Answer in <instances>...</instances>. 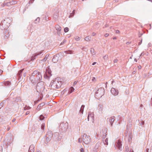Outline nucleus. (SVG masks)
Returning <instances> with one entry per match:
<instances>
[{
	"mask_svg": "<svg viewBox=\"0 0 152 152\" xmlns=\"http://www.w3.org/2000/svg\"><path fill=\"white\" fill-rule=\"evenodd\" d=\"M104 90L103 88H99L96 92V96L99 98L104 95Z\"/></svg>",
	"mask_w": 152,
	"mask_h": 152,
	"instance_id": "nucleus-1",
	"label": "nucleus"
},
{
	"mask_svg": "<svg viewBox=\"0 0 152 152\" xmlns=\"http://www.w3.org/2000/svg\"><path fill=\"white\" fill-rule=\"evenodd\" d=\"M6 20H4L3 21H2L0 23V28H1L2 30L5 29L8 26L9 23H7L6 26L4 24L6 23Z\"/></svg>",
	"mask_w": 152,
	"mask_h": 152,
	"instance_id": "nucleus-2",
	"label": "nucleus"
},
{
	"mask_svg": "<svg viewBox=\"0 0 152 152\" xmlns=\"http://www.w3.org/2000/svg\"><path fill=\"white\" fill-rule=\"evenodd\" d=\"M83 140L84 142L86 144H89L90 142V138L86 135L83 136Z\"/></svg>",
	"mask_w": 152,
	"mask_h": 152,
	"instance_id": "nucleus-3",
	"label": "nucleus"
},
{
	"mask_svg": "<svg viewBox=\"0 0 152 152\" xmlns=\"http://www.w3.org/2000/svg\"><path fill=\"white\" fill-rule=\"evenodd\" d=\"M55 28L56 30L57 31L58 35V36H60L61 35V26L58 25H57L55 26Z\"/></svg>",
	"mask_w": 152,
	"mask_h": 152,
	"instance_id": "nucleus-4",
	"label": "nucleus"
},
{
	"mask_svg": "<svg viewBox=\"0 0 152 152\" xmlns=\"http://www.w3.org/2000/svg\"><path fill=\"white\" fill-rule=\"evenodd\" d=\"M111 93L115 96L117 95L118 94V91L115 88H112L111 90Z\"/></svg>",
	"mask_w": 152,
	"mask_h": 152,
	"instance_id": "nucleus-5",
	"label": "nucleus"
},
{
	"mask_svg": "<svg viewBox=\"0 0 152 152\" xmlns=\"http://www.w3.org/2000/svg\"><path fill=\"white\" fill-rule=\"evenodd\" d=\"M107 121L109 122L110 123L111 125H112L113 122L114 121V117L110 118H108L107 119Z\"/></svg>",
	"mask_w": 152,
	"mask_h": 152,
	"instance_id": "nucleus-6",
	"label": "nucleus"
},
{
	"mask_svg": "<svg viewBox=\"0 0 152 152\" xmlns=\"http://www.w3.org/2000/svg\"><path fill=\"white\" fill-rule=\"evenodd\" d=\"M34 146L32 145L30 146L28 151L29 152H34Z\"/></svg>",
	"mask_w": 152,
	"mask_h": 152,
	"instance_id": "nucleus-7",
	"label": "nucleus"
},
{
	"mask_svg": "<svg viewBox=\"0 0 152 152\" xmlns=\"http://www.w3.org/2000/svg\"><path fill=\"white\" fill-rule=\"evenodd\" d=\"M117 146L118 148L120 149L121 146V142L119 140H118L117 143Z\"/></svg>",
	"mask_w": 152,
	"mask_h": 152,
	"instance_id": "nucleus-8",
	"label": "nucleus"
},
{
	"mask_svg": "<svg viewBox=\"0 0 152 152\" xmlns=\"http://www.w3.org/2000/svg\"><path fill=\"white\" fill-rule=\"evenodd\" d=\"M74 88L72 87H70V88H69V91L70 93H71L73 92L74 91Z\"/></svg>",
	"mask_w": 152,
	"mask_h": 152,
	"instance_id": "nucleus-9",
	"label": "nucleus"
},
{
	"mask_svg": "<svg viewBox=\"0 0 152 152\" xmlns=\"http://www.w3.org/2000/svg\"><path fill=\"white\" fill-rule=\"evenodd\" d=\"M5 5H7L8 6H10L11 5V4H10V1L7 2L6 3L4 2V6H5Z\"/></svg>",
	"mask_w": 152,
	"mask_h": 152,
	"instance_id": "nucleus-10",
	"label": "nucleus"
},
{
	"mask_svg": "<svg viewBox=\"0 0 152 152\" xmlns=\"http://www.w3.org/2000/svg\"><path fill=\"white\" fill-rule=\"evenodd\" d=\"M11 5H13L17 3V2L16 1H10Z\"/></svg>",
	"mask_w": 152,
	"mask_h": 152,
	"instance_id": "nucleus-11",
	"label": "nucleus"
},
{
	"mask_svg": "<svg viewBox=\"0 0 152 152\" xmlns=\"http://www.w3.org/2000/svg\"><path fill=\"white\" fill-rule=\"evenodd\" d=\"M40 18L39 17L37 18L36 20H35V23H37L39 22L40 21Z\"/></svg>",
	"mask_w": 152,
	"mask_h": 152,
	"instance_id": "nucleus-12",
	"label": "nucleus"
},
{
	"mask_svg": "<svg viewBox=\"0 0 152 152\" xmlns=\"http://www.w3.org/2000/svg\"><path fill=\"white\" fill-rule=\"evenodd\" d=\"M69 30V28L68 27H66L64 29V31L65 32H67Z\"/></svg>",
	"mask_w": 152,
	"mask_h": 152,
	"instance_id": "nucleus-13",
	"label": "nucleus"
},
{
	"mask_svg": "<svg viewBox=\"0 0 152 152\" xmlns=\"http://www.w3.org/2000/svg\"><path fill=\"white\" fill-rule=\"evenodd\" d=\"M108 55H105V56H104L103 58L104 60H107L108 59Z\"/></svg>",
	"mask_w": 152,
	"mask_h": 152,
	"instance_id": "nucleus-14",
	"label": "nucleus"
},
{
	"mask_svg": "<svg viewBox=\"0 0 152 152\" xmlns=\"http://www.w3.org/2000/svg\"><path fill=\"white\" fill-rule=\"evenodd\" d=\"M74 11H75V10H74L72 12V13L70 14V16L69 17V18L70 17V16H73L74 15Z\"/></svg>",
	"mask_w": 152,
	"mask_h": 152,
	"instance_id": "nucleus-15",
	"label": "nucleus"
},
{
	"mask_svg": "<svg viewBox=\"0 0 152 152\" xmlns=\"http://www.w3.org/2000/svg\"><path fill=\"white\" fill-rule=\"evenodd\" d=\"M40 120H43L44 119V117H43V116H42V115H41L40 116Z\"/></svg>",
	"mask_w": 152,
	"mask_h": 152,
	"instance_id": "nucleus-16",
	"label": "nucleus"
},
{
	"mask_svg": "<svg viewBox=\"0 0 152 152\" xmlns=\"http://www.w3.org/2000/svg\"><path fill=\"white\" fill-rule=\"evenodd\" d=\"M80 152H84L85 151L83 148H81L80 150Z\"/></svg>",
	"mask_w": 152,
	"mask_h": 152,
	"instance_id": "nucleus-17",
	"label": "nucleus"
},
{
	"mask_svg": "<svg viewBox=\"0 0 152 152\" xmlns=\"http://www.w3.org/2000/svg\"><path fill=\"white\" fill-rule=\"evenodd\" d=\"M118 61V59H115L114 60V63H117Z\"/></svg>",
	"mask_w": 152,
	"mask_h": 152,
	"instance_id": "nucleus-18",
	"label": "nucleus"
},
{
	"mask_svg": "<svg viewBox=\"0 0 152 152\" xmlns=\"http://www.w3.org/2000/svg\"><path fill=\"white\" fill-rule=\"evenodd\" d=\"M109 34H108L106 33L104 34V37H107L109 36Z\"/></svg>",
	"mask_w": 152,
	"mask_h": 152,
	"instance_id": "nucleus-19",
	"label": "nucleus"
},
{
	"mask_svg": "<svg viewBox=\"0 0 152 152\" xmlns=\"http://www.w3.org/2000/svg\"><path fill=\"white\" fill-rule=\"evenodd\" d=\"M7 32L8 33V34L6 35H5V36L6 37H9L10 35V34H9V32Z\"/></svg>",
	"mask_w": 152,
	"mask_h": 152,
	"instance_id": "nucleus-20",
	"label": "nucleus"
},
{
	"mask_svg": "<svg viewBox=\"0 0 152 152\" xmlns=\"http://www.w3.org/2000/svg\"><path fill=\"white\" fill-rule=\"evenodd\" d=\"M99 107H100V108H103V105L101 104H100L99 105Z\"/></svg>",
	"mask_w": 152,
	"mask_h": 152,
	"instance_id": "nucleus-21",
	"label": "nucleus"
},
{
	"mask_svg": "<svg viewBox=\"0 0 152 152\" xmlns=\"http://www.w3.org/2000/svg\"><path fill=\"white\" fill-rule=\"evenodd\" d=\"M3 72V71L2 70L0 69V75L2 74Z\"/></svg>",
	"mask_w": 152,
	"mask_h": 152,
	"instance_id": "nucleus-22",
	"label": "nucleus"
},
{
	"mask_svg": "<svg viewBox=\"0 0 152 152\" xmlns=\"http://www.w3.org/2000/svg\"><path fill=\"white\" fill-rule=\"evenodd\" d=\"M142 67L141 66H138V68L139 69H141Z\"/></svg>",
	"mask_w": 152,
	"mask_h": 152,
	"instance_id": "nucleus-23",
	"label": "nucleus"
},
{
	"mask_svg": "<svg viewBox=\"0 0 152 152\" xmlns=\"http://www.w3.org/2000/svg\"><path fill=\"white\" fill-rule=\"evenodd\" d=\"M77 83V81H75L74 83V85H75Z\"/></svg>",
	"mask_w": 152,
	"mask_h": 152,
	"instance_id": "nucleus-24",
	"label": "nucleus"
},
{
	"mask_svg": "<svg viewBox=\"0 0 152 152\" xmlns=\"http://www.w3.org/2000/svg\"><path fill=\"white\" fill-rule=\"evenodd\" d=\"M90 115H91V114H88V121H89V116Z\"/></svg>",
	"mask_w": 152,
	"mask_h": 152,
	"instance_id": "nucleus-25",
	"label": "nucleus"
},
{
	"mask_svg": "<svg viewBox=\"0 0 152 152\" xmlns=\"http://www.w3.org/2000/svg\"><path fill=\"white\" fill-rule=\"evenodd\" d=\"M41 104H40L38 106V107H37V110H39V109L38 108V107H41Z\"/></svg>",
	"mask_w": 152,
	"mask_h": 152,
	"instance_id": "nucleus-26",
	"label": "nucleus"
},
{
	"mask_svg": "<svg viewBox=\"0 0 152 152\" xmlns=\"http://www.w3.org/2000/svg\"><path fill=\"white\" fill-rule=\"evenodd\" d=\"M116 32L117 33H119V30H116Z\"/></svg>",
	"mask_w": 152,
	"mask_h": 152,
	"instance_id": "nucleus-27",
	"label": "nucleus"
},
{
	"mask_svg": "<svg viewBox=\"0 0 152 152\" xmlns=\"http://www.w3.org/2000/svg\"><path fill=\"white\" fill-rule=\"evenodd\" d=\"M96 62H94L93 63V64H92V65H95V64H96Z\"/></svg>",
	"mask_w": 152,
	"mask_h": 152,
	"instance_id": "nucleus-28",
	"label": "nucleus"
},
{
	"mask_svg": "<svg viewBox=\"0 0 152 152\" xmlns=\"http://www.w3.org/2000/svg\"><path fill=\"white\" fill-rule=\"evenodd\" d=\"M23 69H22L20 71V73H21L23 72Z\"/></svg>",
	"mask_w": 152,
	"mask_h": 152,
	"instance_id": "nucleus-29",
	"label": "nucleus"
},
{
	"mask_svg": "<svg viewBox=\"0 0 152 152\" xmlns=\"http://www.w3.org/2000/svg\"><path fill=\"white\" fill-rule=\"evenodd\" d=\"M15 121V119H13L12 120V121L13 122H14Z\"/></svg>",
	"mask_w": 152,
	"mask_h": 152,
	"instance_id": "nucleus-30",
	"label": "nucleus"
},
{
	"mask_svg": "<svg viewBox=\"0 0 152 152\" xmlns=\"http://www.w3.org/2000/svg\"><path fill=\"white\" fill-rule=\"evenodd\" d=\"M95 34H95V33H93V34H92V35H93V36H94V35H95Z\"/></svg>",
	"mask_w": 152,
	"mask_h": 152,
	"instance_id": "nucleus-31",
	"label": "nucleus"
},
{
	"mask_svg": "<svg viewBox=\"0 0 152 152\" xmlns=\"http://www.w3.org/2000/svg\"><path fill=\"white\" fill-rule=\"evenodd\" d=\"M88 40H86H86L87 41H89V39H87Z\"/></svg>",
	"mask_w": 152,
	"mask_h": 152,
	"instance_id": "nucleus-32",
	"label": "nucleus"
},
{
	"mask_svg": "<svg viewBox=\"0 0 152 152\" xmlns=\"http://www.w3.org/2000/svg\"><path fill=\"white\" fill-rule=\"evenodd\" d=\"M82 107L84 108V105H82V106L81 107L82 108Z\"/></svg>",
	"mask_w": 152,
	"mask_h": 152,
	"instance_id": "nucleus-33",
	"label": "nucleus"
},
{
	"mask_svg": "<svg viewBox=\"0 0 152 152\" xmlns=\"http://www.w3.org/2000/svg\"><path fill=\"white\" fill-rule=\"evenodd\" d=\"M80 139H79L78 140V142H80Z\"/></svg>",
	"mask_w": 152,
	"mask_h": 152,
	"instance_id": "nucleus-34",
	"label": "nucleus"
},
{
	"mask_svg": "<svg viewBox=\"0 0 152 152\" xmlns=\"http://www.w3.org/2000/svg\"><path fill=\"white\" fill-rule=\"evenodd\" d=\"M69 52H71L72 51H69Z\"/></svg>",
	"mask_w": 152,
	"mask_h": 152,
	"instance_id": "nucleus-35",
	"label": "nucleus"
},
{
	"mask_svg": "<svg viewBox=\"0 0 152 152\" xmlns=\"http://www.w3.org/2000/svg\"><path fill=\"white\" fill-rule=\"evenodd\" d=\"M135 61H136V62H137V60H135Z\"/></svg>",
	"mask_w": 152,
	"mask_h": 152,
	"instance_id": "nucleus-36",
	"label": "nucleus"
},
{
	"mask_svg": "<svg viewBox=\"0 0 152 152\" xmlns=\"http://www.w3.org/2000/svg\"><path fill=\"white\" fill-rule=\"evenodd\" d=\"M135 61H136V62H137V60H135Z\"/></svg>",
	"mask_w": 152,
	"mask_h": 152,
	"instance_id": "nucleus-37",
	"label": "nucleus"
}]
</instances>
